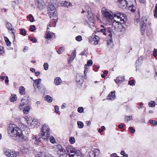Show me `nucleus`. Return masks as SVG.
I'll list each match as a JSON object with an SVG mask.
<instances>
[{"label": "nucleus", "mask_w": 157, "mask_h": 157, "mask_svg": "<svg viewBox=\"0 0 157 157\" xmlns=\"http://www.w3.org/2000/svg\"><path fill=\"white\" fill-rule=\"evenodd\" d=\"M30 101V98L28 96L27 98L24 97L21 101L19 107L21 109L25 107L26 105H28Z\"/></svg>", "instance_id": "obj_7"}, {"label": "nucleus", "mask_w": 157, "mask_h": 157, "mask_svg": "<svg viewBox=\"0 0 157 157\" xmlns=\"http://www.w3.org/2000/svg\"><path fill=\"white\" fill-rule=\"evenodd\" d=\"M41 131L43 138L44 139H47L49 137L50 129L48 125L44 124L43 125Z\"/></svg>", "instance_id": "obj_5"}, {"label": "nucleus", "mask_w": 157, "mask_h": 157, "mask_svg": "<svg viewBox=\"0 0 157 157\" xmlns=\"http://www.w3.org/2000/svg\"><path fill=\"white\" fill-rule=\"evenodd\" d=\"M114 81L116 82V83L117 84H120L122 82L121 81H120L118 80H117V78L116 79H114Z\"/></svg>", "instance_id": "obj_59"}, {"label": "nucleus", "mask_w": 157, "mask_h": 157, "mask_svg": "<svg viewBox=\"0 0 157 157\" xmlns=\"http://www.w3.org/2000/svg\"><path fill=\"white\" fill-rule=\"evenodd\" d=\"M6 40H5V41L7 43V45L8 46H10L11 44V42L10 41L9 39L6 38Z\"/></svg>", "instance_id": "obj_57"}, {"label": "nucleus", "mask_w": 157, "mask_h": 157, "mask_svg": "<svg viewBox=\"0 0 157 157\" xmlns=\"http://www.w3.org/2000/svg\"><path fill=\"white\" fill-rule=\"evenodd\" d=\"M115 92V91L111 92L108 95L107 98V99L111 100H113L114 99L116 98Z\"/></svg>", "instance_id": "obj_15"}, {"label": "nucleus", "mask_w": 157, "mask_h": 157, "mask_svg": "<svg viewBox=\"0 0 157 157\" xmlns=\"http://www.w3.org/2000/svg\"><path fill=\"white\" fill-rule=\"evenodd\" d=\"M48 14L50 18H52L56 16L57 12L56 8L48 12Z\"/></svg>", "instance_id": "obj_14"}, {"label": "nucleus", "mask_w": 157, "mask_h": 157, "mask_svg": "<svg viewBox=\"0 0 157 157\" xmlns=\"http://www.w3.org/2000/svg\"><path fill=\"white\" fill-rule=\"evenodd\" d=\"M19 92L21 95H24L25 93V88L23 86H21L19 87Z\"/></svg>", "instance_id": "obj_27"}, {"label": "nucleus", "mask_w": 157, "mask_h": 157, "mask_svg": "<svg viewBox=\"0 0 157 157\" xmlns=\"http://www.w3.org/2000/svg\"><path fill=\"white\" fill-rule=\"evenodd\" d=\"M155 102L153 101H151L148 103V105L149 106L152 107H154L155 105Z\"/></svg>", "instance_id": "obj_35"}, {"label": "nucleus", "mask_w": 157, "mask_h": 157, "mask_svg": "<svg viewBox=\"0 0 157 157\" xmlns=\"http://www.w3.org/2000/svg\"><path fill=\"white\" fill-rule=\"evenodd\" d=\"M5 52L3 48L0 46V55H2Z\"/></svg>", "instance_id": "obj_45"}, {"label": "nucleus", "mask_w": 157, "mask_h": 157, "mask_svg": "<svg viewBox=\"0 0 157 157\" xmlns=\"http://www.w3.org/2000/svg\"><path fill=\"white\" fill-rule=\"evenodd\" d=\"M38 157H45L46 154L44 152H40L38 154Z\"/></svg>", "instance_id": "obj_37"}, {"label": "nucleus", "mask_w": 157, "mask_h": 157, "mask_svg": "<svg viewBox=\"0 0 157 157\" xmlns=\"http://www.w3.org/2000/svg\"><path fill=\"white\" fill-rule=\"evenodd\" d=\"M41 81V80L40 78L34 80V86L35 84V85L37 86V88H39L40 86H39L38 85L40 83Z\"/></svg>", "instance_id": "obj_21"}, {"label": "nucleus", "mask_w": 157, "mask_h": 157, "mask_svg": "<svg viewBox=\"0 0 157 157\" xmlns=\"http://www.w3.org/2000/svg\"><path fill=\"white\" fill-rule=\"evenodd\" d=\"M124 79V77H117V80H118L122 82Z\"/></svg>", "instance_id": "obj_56"}, {"label": "nucleus", "mask_w": 157, "mask_h": 157, "mask_svg": "<svg viewBox=\"0 0 157 157\" xmlns=\"http://www.w3.org/2000/svg\"><path fill=\"white\" fill-rule=\"evenodd\" d=\"M75 53V50L73 51L72 52L71 56L70 57L71 59H72V60H73L76 56Z\"/></svg>", "instance_id": "obj_33"}, {"label": "nucleus", "mask_w": 157, "mask_h": 157, "mask_svg": "<svg viewBox=\"0 0 157 157\" xmlns=\"http://www.w3.org/2000/svg\"><path fill=\"white\" fill-rule=\"evenodd\" d=\"M29 39L31 41L34 43H36L37 41V40L35 38H33L32 37H29Z\"/></svg>", "instance_id": "obj_46"}, {"label": "nucleus", "mask_w": 157, "mask_h": 157, "mask_svg": "<svg viewBox=\"0 0 157 157\" xmlns=\"http://www.w3.org/2000/svg\"><path fill=\"white\" fill-rule=\"evenodd\" d=\"M8 132L9 136L15 137L16 139L21 138L23 141H27L28 139L24 136L22 131L19 128L17 127L15 124H10L8 128Z\"/></svg>", "instance_id": "obj_1"}, {"label": "nucleus", "mask_w": 157, "mask_h": 157, "mask_svg": "<svg viewBox=\"0 0 157 157\" xmlns=\"http://www.w3.org/2000/svg\"><path fill=\"white\" fill-rule=\"evenodd\" d=\"M129 129L131 131L132 133H134L135 132V129H133L132 127H130L129 128Z\"/></svg>", "instance_id": "obj_49"}, {"label": "nucleus", "mask_w": 157, "mask_h": 157, "mask_svg": "<svg viewBox=\"0 0 157 157\" xmlns=\"http://www.w3.org/2000/svg\"><path fill=\"white\" fill-rule=\"evenodd\" d=\"M101 28L96 30L95 33H98V34L101 35L103 34V35H108V40H107L108 44H110L113 43L112 39V34L113 32L112 29L110 27L107 26H104L103 25H101Z\"/></svg>", "instance_id": "obj_2"}, {"label": "nucleus", "mask_w": 157, "mask_h": 157, "mask_svg": "<svg viewBox=\"0 0 157 157\" xmlns=\"http://www.w3.org/2000/svg\"><path fill=\"white\" fill-rule=\"evenodd\" d=\"M87 11V13H88L87 17L88 18V19L91 22H94V19L93 14L90 11H89V10Z\"/></svg>", "instance_id": "obj_17"}, {"label": "nucleus", "mask_w": 157, "mask_h": 157, "mask_svg": "<svg viewBox=\"0 0 157 157\" xmlns=\"http://www.w3.org/2000/svg\"><path fill=\"white\" fill-rule=\"evenodd\" d=\"M126 118H127V120L128 121L131 120L132 119V117L131 116H126Z\"/></svg>", "instance_id": "obj_64"}, {"label": "nucleus", "mask_w": 157, "mask_h": 157, "mask_svg": "<svg viewBox=\"0 0 157 157\" xmlns=\"http://www.w3.org/2000/svg\"><path fill=\"white\" fill-rule=\"evenodd\" d=\"M61 6H67L68 7L69 6L71 5L70 2H68L67 1H63L61 3Z\"/></svg>", "instance_id": "obj_22"}, {"label": "nucleus", "mask_w": 157, "mask_h": 157, "mask_svg": "<svg viewBox=\"0 0 157 157\" xmlns=\"http://www.w3.org/2000/svg\"><path fill=\"white\" fill-rule=\"evenodd\" d=\"M79 128H82L83 127V123L80 121H78L77 122Z\"/></svg>", "instance_id": "obj_39"}, {"label": "nucleus", "mask_w": 157, "mask_h": 157, "mask_svg": "<svg viewBox=\"0 0 157 157\" xmlns=\"http://www.w3.org/2000/svg\"><path fill=\"white\" fill-rule=\"evenodd\" d=\"M99 154V150L98 149H95L89 151L88 155L89 157H98Z\"/></svg>", "instance_id": "obj_8"}, {"label": "nucleus", "mask_w": 157, "mask_h": 157, "mask_svg": "<svg viewBox=\"0 0 157 157\" xmlns=\"http://www.w3.org/2000/svg\"><path fill=\"white\" fill-rule=\"evenodd\" d=\"M19 155V152H18L12 151L11 153H10L9 157H17Z\"/></svg>", "instance_id": "obj_23"}, {"label": "nucleus", "mask_w": 157, "mask_h": 157, "mask_svg": "<svg viewBox=\"0 0 157 157\" xmlns=\"http://www.w3.org/2000/svg\"><path fill=\"white\" fill-rule=\"evenodd\" d=\"M45 100L49 102H51L52 101V99L50 96L49 95H46L45 97Z\"/></svg>", "instance_id": "obj_31"}, {"label": "nucleus", "mask_w": 157, "mask_h": 157, "mask_svg": "<svg viewBox=\"0 0 157 157\" xmlns=\"http://www.w3.org/2000/svg\"><path fill=\"white\" fill-rule=\"evenodd\" d=\"M74 153L75 154V156H76L77 157H79V156L80 157H83L82 153L79 150H76L75 149V151Z\"/></svg>", "instance_id": "obj_26"}, {"label": "nucleus", "mask_w": 157, "mask_h": 157, "mask_svg": "<svg viewBox=\"0 0 157 157\" xmlns=\"http://www.w3.org/2000/svg\"><path fill=\"white\" fill-rule=\"evenodd\" d=\"M83 111V109L82 107H79L78 109V111L79 113H81Z\"/></svg>", "instance_id": "obj_53"}, {"label": "nucleus", "mask_w": 157, "mask_h": 157, "mask_svg": "<svg viewBox=\"0 0 157 157\" xmlns=\"http://www.w3.org/2000/svg\"><path fill=\"white\" fill-rule=\"evenodd\" d=\"M149 122L151 124L153 125H157V121H155L154 120H150L149 121Z\"/></svg>", "instance_id": "obj_41"}, {"label": "nucleus", "mask_w": 157, "mask_h": 157, "mask_svg": "<svg viewBox=\"0 0 157 157\" xmlns=\"http://www.w3.org/2000/svg\"><path fill=\"white\" fill-rule=\"evenodd\" d=\"M105 130V128L104 126H102L101 127V128H99L98 130V132L99 133H101L103 131Z\"/></svg>", "instance_id": "obj_51"}, {"label": "nucleus", "mask_w": 157, "mask_h": 157, "mask_svg": "<svg viewBox=\"0 0 157 157\" xmlns=\"http://www.w3.org/2000/svg\"><path fill=\"white\" fill-rule=\"evenodd\" d=\"M6 26V28L8 30H13V29L12 28V25L10 23H9V22L7 23Z\"/></svg>", "instance_id": "obj_32"}, {"label": "nucleus", "mask_w": 157, "mask_h": 157, "mask_svg": "<svg viewBox=\"0 0 157 157\" xmlns=\"http://www.w3.org/2000/svg\"><path fill=\"white\" fill-rule=\"evenodd\" d=\"M58 150L57 151V153L60 156L66 154L65 150L61 145H58Z\"/></svg>", "instance_id": "obj_11"}, {"label": "nucleus", "mask_w": 157, "mask_h": 157, "mask_svg": "<svg viewBox=\"0 0 157 157\" xmlns=\"http://www.w3.org/2000/svg\"><path fill=\"white\" fill-rule=\"evenodd\" d=\"M50 141L51 143L54 144L55 142V140L53 136H51L50 139Z\"/></svg>", "instance_id": "obj_48"}, {"label": "nucleus", "mask_w": 157, "mask_h": 157, "mask_svg": "<svg viewBox=\"0 0 157 157\" xmlns=\"http://www.w3.org/2000/svg\"><path fill=\"white\" fill-rule=\"evenodd\" d=\"M62 82V80L59 77L56 78L54 79V83L56 85H60Z\"/></svg>", "instance_id": "obj_19"}, {"label": "nucleus", "mask_w": 157, "mask_h": 157, "mask_svg": "<svg viewBox=\"0 0 157 157\" xmlns=\"http://www.w3.org/2000/svg\"><path fill=\"white\" fill-rule=\"evenodd\" d=\"M55 109L56 113H58L59 112L58 108V106L56 105L55 106Z\"/></svg>", "instance_id": "obj_61"}, {"label": "nucleus", "mask_w": 157, "mask_h": 157, "mask_svg": "<svg viewBox=\"0 0 157 157\" xmlns=\"http://www.w3.org/2000/svg\"><path fill=\"white\" fill-rule=\"evenodd\" d=\"M128 5H136L135 0H126Z\"/></svg>", "instance_id": "obj_24"}, {"label": "nucleus", "mask_w": 157, "mask_h": 157, "mask_svg": "<svg viewBox=\"0 0 157 157\" xmlns=\"http://www.w3.org/2000/svg\"><path fill=\"white\" fill-rule=\"evenodd\" d=\"M76 40L78 41H80L82 40V37L81 36H78L75 37Z\"/></svg>", "instance_id": "obj_44"}, {"label": "nucleus", "mask_w": 157, "mask_h": 157, "mask_svg": "<svg viewBox=\"0 0 157 157\" xmlns=\"http://www.w3.org/2000/svg\"><path fill=\"white\" fill-rule=\"evenodd\" d=\"M46 38L47 39H51L53 37H54L55 35V34L52 32L50 31H47L46 33Z\"/></svg>", "instance_id": "obj_16"}, {"label": "nucleus", "mask_w": 157, "mask_h": 157, "mask_svg": "<svg viewBox=\"0 0 157 157\" xmlns=\"http://www.w3.org/2000/svg\"><path fill=\"white\" fill-rule=\"evenodd\" d=\"M75 148L71 145L68 146L66 147V150L68 154L74 153L75 151Z\"/></svg>", "instance_id": "obj_13"}, {"label": "nucleus", "mask_w": 157, "mask_h": 157, "mask_svg": "<svg viewBox=\"0 0 157 157\" xmlns=\"http://www.w3.org/2000/svg\"><path fill=\"white\" fill-rule=\"evenodd\" d=\"M147 22V19L146 17H142V21L140 23L141 26L140 31L142 34H143L145 33V30L146 28Z\"/></svg>", "instance_id": "obj_6"}, {"label": "nucleus", "mask_w": 157, "mask_h": 157, "mask_svg": "<svg viewBox=\"0 0 157 157\" xmlns=\"http://www.w3.org/2000/svg\"><path fill=\"white\" fill-rule=\"evenodd\" d=\"M127 17L125 14L119 12H115L114 14L113 20L112 25L115 27L116 26L125 23L127 20Z\"/></svg>", "instance_id": "obj_3"}, {"label": "nucleus", "mask_w": 157, "mask_h": 157, "mask_svg": "<svg viewBox=\"0 0 157 157\" xmlns=\"http://www.w3.org/2000/svg\"><path fill=\"white\" fill-rule=\"evenodd\" d=\"M134 81L133 80H132L129 81L128 82V84L130 85H132L133 84H134Z\"/></svg>", "instance_id": "obj_60"}, {"label": "nucleus", "mask_w": 157, "mask_h": 157, "mask_svg": "<svg viewBox=\"0 0 157 157\" xmlns=\"http://www.w3.org/2000/svg\"><path fill=\"white\" fill-rule=\"evenodd\" d=\"M44 67L45 70H48V65L47 63H45L44 64Z\"/></svg>", "instance_id": "obj_50"}, {"label": "nucleus", "mask_w": 157, "mask_h": 157, "mask_svg": "<svg viewBox=\"0 0 157 157\" xmlns=\"http://www.w3.org/2000/svg\"><path fill=\"white\" fill-rule=\"evenodd\" d=\"M25 119L26 120L28 124H33L34 123H33V122H32L31 120H30V118H29L27 117H25Z\"/></svg>", "instance_id": "obj_36"}, {"label": "nucleus", "mask_w": 157, "mask_h": 157, "mask_svg": "<svg viewBox=\"0 0 157 157\" xmlns=\"http://www.w3.org/2000/svg\"><path fill=\"white\" fill-rule=\"evenodd\" d=\"M92 40L93 41H94V44L97 45L100 40V38L98 36L95 35L93 38Z\"/></svg>", "instance_id": "obj_18"}, {"label": "nucleus", "mask_w": 157, "mask_h": 157, "mask_svg": "<svg viewBox=\"0 0 157 157\" xmlns=\"http://www.w3.org/2000/svg\"><path fill=\"white\" fill-rule=\"evenodd\" d=\"M35 2L39 9L42 10L44 8V2L43 0H35Z\"/></svg>", "instance_id": "obj_10"}, {"label": "nucleus", "mask_w": 157, "mask_h": 157, "mask_svg": "<svg viewBox=\"0 0 157 157\" xmlns=\"http://www.w3.org/2000/svg\"><path fill=\"white\" fill-rule=\"evenodd\" d=\"M40 138H39L38 139H36L35 141V143L36 144H37L38 143L40 142Z\"/></svg>", "instance_id": "obj_58"}, {"label": "nucleus", "mask_w": 157, "mask_h": 157, "mask_svg": "<svg viewBox=\"0 0 157 157\" xmlns=\"http://www.w3.org/2000/svg\"><path fill=\"white\" fill-rule=\"evenodd\" d=\"M64 50V48L62 47L59 48V49L57 50V52L59 54H61L62 52H63Z\"/></svg>", "instance_id": "obj_40"}, {"label": "nucleus", "mask_w": 157, "mask_h": 157, "mask_svg": "<svg viewBox=\"0 0 157 157\" xmlns=\"http://www.w3.org/2000/svg\"><path fill=\"white\" fill-rule=\"evenodd\" d=\"M76 80L77 82L79 85L82 84L83 82L82 77V75L79 74H78L76 76Z\"/></svg>", "instance_id": "obj_12"}, {"label": "nucleus", "mask_w": 157, "mask_h": 157, "mask_svg": "<svg viewBox=\"0 0 157 157\" xmlns=\"http://www.w3.org/2000/svg\"><path fill=\"white\" fill-rule=\"evenodd\" d=\"M142 60V57H140L139 58L138 60L136 61L135 65L136 66V69H138V66H137V64L141 62V61Z\"/></svg>", "instance_id": "obj_34"}, {"label": "nucleus", "mask_w": 157, "mask_h": 157, "mask_svg": "<svg viewBox=\"0 0 157 157\" xmlns=\"http://www.w3.org/2000/svg\"><path fill=\"white\" fill-rule=\"evenodd\" d=\"M153 52H154L153 54V56L155 57L157 56V49H154L153 50Z\"/></svg>", "instance_id": "obj_54"}, {"label": "nucleus", "mask_w": 157, "mask_h": 157, "mask_svg": "<svg viewBox=\"0 0 157 157\" xmlns=\"http://www.w3.org/2000/svg\"><path fill=\"white\" fill-rule=\"evenodd\" d=\"M23 108H24L23 110L24 113L25 114H28L29 113L30 109V107L29 106H27V107H24Z\"/></svg>", "instance_id": "obj_30"}, {"label": "nucleus", "mask_w": 157, "mask_h": 157, "mask_svg": "<svg viewBox=\"0 0 157 157\" xmlns=\"http://www.w3.org/2000/svg\"><path fill=\"white\" fill-rule=\"evenodd\" d=\"M69 141L71 144H73L75 142V139L73 137H70Z\"/></svg>", "instance_id": "obj_42"}, {"label": "nucleus", "mask_w": 157, "mask_h": 157, "mask_svg": "<svg viewBox=\"0 0 157 157\" xmlns=\"http://www.w3.org/2000/svg\"><path fill=\"white\" fill-rule=\"evenodd\" d=\"M101 12L102 15L108 22H110L113 21V17L111 11L107 10L105 7H103L101 10Z\"/></svg>", "instance_id": "obj_4"}, {"label": "nucleus", "mask_w": 157, "mask_h": 157, "mask_svg": "<svg viewBox=\"0 0 157 157\" xmlns=\"http://www.w3.org/2000/svg\"><path fill=\"white\" fill-rule=\"evenodd\" d=\"M28 17L29 19V20L31 22H33L34 21V19L32 15L30 14L28 16Z\"/></svg>", "instance_id": "obj_47"}, {"label": "nucleus", "mask_w": 157, "mask_h": 157, "mask_svg": "<svg viewBox=\"0 0 157 157\" xmlns=\"http://www.w3.org/2000/svg\"><path fill=\"white\" fill-rule=\"evenodd\" d=\"M128 9L131 11L134 12L136 10V5H128Z\"/></svg>", "instance_id": "obj_25"}, {"label": "nucleus", "mask_w": 157, "mask_h": 157, "mask_svg": "<svg viewBox=\"0 0 157 157\" xmlns=\"http://www.w3.org/2000/svg\"><path fill=\"white\" fill-rule=\"evenodd\" d=\"M93 64V62L91 59L89 60L87 62V64L88 66H91Z\"/></svg>", "instance_id": "obj_55"}, {"label": "nucleus", "mask_w": 157, "mask_h": 157, "mask_svg": "<svg viewBox=\"0 0 157 157\" xmlns=\"http://www.w3.org/2000/svg\"><path fill=\"white\" fill-rule=\"evenodd\" d=\"M118 2L119 3L118 5L121 8L123 9L128 6L126 0H118Z\"/></svg>", "instance_id": "obj_9"}, {"label": "nucleus", "mask_w": 157, "mask_h": 157, "mask_svg": "<svg viewBox=\"0 0 157 157\" xmlns=\"http://www.w3.org/2000/svg\"><path fill=\"white\" fill-rule=\"evenodd\" d=\"M143 105V103L142 102H140L139 104V106H137V108L139 109L141 108Z\"/></svg>", "instance_id": "obj_62"}, {"label": "nucleus", "mask_w": 157, "mask_h": 157, "mask_svg": "<svg viewBox=\"0 0 157 157\" xmlns=\"http://www.w3.org/2000/svg\"><path fill=\"white\" fill-rule=\"evenodd\" d=\"M20 31V33L21 35L23 36H25L26 35V32L24 29H21Z\"/></svg>", "instance_id": "obj_43"}, {"label": "nucleus", "mask_w": 157, "mask_h": 157, "mask_svg": "<svg viewBox=\"0 0 157 157\" xmlns=\"http://www.w3.org/2000/svg\"><path fill=\"white\" fill-rule=\"evenodd\" d=\"M35 26L34 25H32L31 26V27L29 29L30 31H31V32L34 31V30H35Z\"/></svg>", "instance_id": "obj_52"}, {"label": "nucleus", "mask_w": 157, "mask_h": 157, "mask_svg": "<svg viewBox=\"0 0 157 157\" xmlns=\"http://www.w3.org/2000/svg\"><path fill=\"white\" fill-rule=\"evenodd\" d=\"M55 7L52 4H50L48 6V12L52 10L55 9Z\"/></svg>", "instance_id": "obj_29"}, {"label": "nucleus", "mask_w": 157, "mask_h": 157, "mask_svg": "<svg viewBox=\"0 0 157 157\" xmlns=\"http://www.w3.org/2000/svg\"><path fill=\"white\" fill-rule=\"evenodd\" d=\"M3 151L4 154L6 156L10 157V153L12 152L11 150L6 148H4L3 150Z\"/></svg>", "instance_id": "obj_20"}, {"label": "nucleus", "mask_w": 157, "mask_h": 157, "mask_svg": "<svg viewBox=\"0 0 157 157\" xmlns=\"http://www.w3.org/2000/svg\"><path fill=\"white\" fill-rule=\"evenodd\" d=\"M154 17L155 18L157 17V11L154 10Z\"/></svg>", "instance_id": "obj_63"}, {"label": "nucleus", "mask_w": 157, "mask_h": 157, "mask_svg": "<svg viewBox=\"0 0 157 157\" xmlns=\"http://www.w3.org/2000/svg\"><path fill=\"white\" fill-rule=\"evenodd\" d=\"M89 67L87 64H86L84 66V71L85 75H86L87 73V70L89 69Z\"/></svg>", "instance_id": "obj_38"}, {"label": "nucleus", "mask_w": 157, "mask_h": 157, "mask_svg": "<svg viewBox=\"0 0 157 157\" xmlns=\"http://www.w3.org/2000/svg\"><path fill=\"white\" fill-rule=\"evenodd\" d=\"M17 99L16 95L15 94H12L10 97V100L11 102L15 101Z\"/></svg>", "instance_id": "obj_28"}]
</instances>
